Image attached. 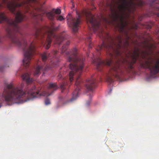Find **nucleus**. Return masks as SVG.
Masks as SVG:
<instances>
[{
    "label": "nucleus",
    "mask_w": 159,
    "mask_h": 159,
    "mask_svg": "<svg viewBox=\"0 0 159 159\" xmlns=\"http://www.w3.org/2000/svg\"><path fill=\"white\" fill-rule=\"evenodd\" d=\"M57 51L54 50L53 51L52 53V54L53 57L54 58H56L57 54Z\"/></svg>",
    "instance_id": "obj_15"
},
{
    "label": "nucleus",
    "mask_w": 159,
    "mask_h": 159,
    "mask_svg": "<svg viewBox=\"0 0 159 159\" xmlns=\"http://www.w3.org/2000/svg\"><path fill=\"white\" fill-rule=\"evenodd\" d=\"M45 103L46 105H48L50 104V100L46 98L45 101Z\"/></svg>",
    "instance_id": "obj_17"
},
{
    "label": "nucleus",
    "mask_w": 159,
    "mask_h": 159,
    "mask_svg": "<svg viewBox=\"0 0 159 159\" xmlns=\"http://www.w3.org/2000/svg\"><path fill=\"white\" fill-rule=\"evenodd\" d=\"M106 35H107V36L108 37V36H109L107 34H106Z\"/></svg>",
    "instance_id": "obj_26"
},
{
    "label": "nucleus",
    "mask_w": 159,
    "mask_h": 159,
    "mask_svg": "<svg viewBox=\"0 0 159 159\" xmlns=\"http://www.w3.org/2000/svg\"><path fill=\"white\" fill-rule=\"evenodd\" d=\"M112 1L113 0H112L111 1V2L110 3H108L107 2V6H110V7H111V3H112Z\"/></svg>",
    "instance_id": "obj_21"
},
{
    "label": "nucleus",
    "mask_w": 159,
    "mask_h": 159,
    "mask_svg": "<svg viewBox=\"0 0 159 159\" xmlns=\"http://www.w3.org/2000/svg\"><path fill=\"white\" fill-rule=\"evenodd\" d=\"M102 4V5H103V6L104 5V4L103 3V4Z\"/></svg>",
    "instance_id": "obj_27"
},
{
    "label": "nucleus",
    "mask_w": 159,
    "mask_h": 159,
    "mask_svg": "<svg viewBox=\"0 0 159 159\" xmlns=\"http://www.w3.org/2000/svg\"><path fill=\"white\" fill-rule=\"evenodd\" d=\"M2 100H0V107L2 106Z\"/></svg>",
    "instance_id": "obj_22"
},
{
    "label": "nucleus",
    "mask_w": 159,
    "mask_h": 159,
    "mask_svg": "<svg viewBox=\"0 0 159 159\" xmlns=\"http://www.w3.org/2000/svg\"><path fill=\"white\" fill-rule=\"evenodd\" d=\"M51 54L44 52L41 54L42 62L38 61L37 67L33 73L34 76L36 78L38 77L42 72L44 74V72L50 68L55 66L53 63L49 61L51 56Z\"/></svg>",
    "instance_id": "obj_6"
},
{
    "label": "nucleus",
    "mask_w": 159,
    "mask_h": 159,
    "mask_svg": "<svg viewBox=\"0 0 159 159\" xmlns=\"http://www.w3.org/2000/svg\"><path fill=\"white\" fill-rule=\"evenodd\" d=\"M21 78L23 80L25 81H26V85L28 86L27 88L29 87L28 86L29 85L31 84V87L29 90L33 89V90H34V89L36 90V92H34L33 94L36 95H37L36 94L37 93L38 94V95H37L38 96L31 98L30 99H32L34 98H39L41 95H43L44 96H49L51 95V93H52L54 91L52 90H50L52 91V92L50 93H49V92L46 91L43 92L42 93H40L39 90L38 89L36 88L34 84H33L34 80L32 78H30V75L28 73H25L23 74L22 75Z\"/></svg>",
    "instance_id": "obj_7"
},
{
    "label": "nucleus",
    "mask_w": 159,
    "mask_h": 159,
    "mask_svg": "<svg viewBox=\"0 0 159 159\" xmlns=\"http://www.w3.org/2000/svg\"><path fill=\"white\" fill-rule=\"evenodd\" d=\"M155 4H159V0H153L152 5L154 6Z\"/></svg>",
    "instance_id": "obj_16"
},
{
    "label": "nucleus",
    "mask_w": 159,
    "mask_h": 159,
    "mask_svg": "<svg viewBox=\"0 0 159 159\" xmlns=\"http://www.w3.org/2000/svg\"><path fill=\"white\" fill-rule=\"evenodd\" d=\"M91 43L90 42V44H89V48H92V47H91Z\"/></svg>",
    "instance_id": "obj_23"
},
{
    "label": "nucleus",
    "mask_w": 159,
    "mask_h": 159,
    "mask_svg": "<svg viewBox=\"0 0 159 159\" xmlns=\"http://www.w3.org/2000/svg\"><path fill=\"white\" fill-rule=\"evenodd\" d=\"M61 11L60 9H53L52 11L49 12H45L43 14H38L34 15V18L38 20H42V17L45 13L46 14L48 18L51 20H54L56 14L59 15L61 13Z\"/></svg>",
    "instance_id": "obj_10"
},
{
    "label": "nucleus",
    "mask_w": 159,
    "mask_h": 159,
    "mask_svg": "<svg viewBox=\"0 0 159 159\" xmlns=\"http://www.w3.org/2000/svg\"><path fill=\"white\" fill-rule=\"evenodd\" d=\"M97 85V81L95 78L91 77L89 79L87 80L85 86L89 91H92L95 88Z\"/></svg>",
    "instance_id": "obj_11"
},
{
    "label": "nucleus",
    "mask_w": 159,
    "mask_h": 159,
    "mask_svg": "<svg viewBox=\"0 0 159 159\" xmlns=\"http://www.w3.org/2000/svg\"><path fill=\"white\" fill-rule=\"evenodd\" d=\"M21 78L23 80L25 81H26V85L28 86L27 88L29 87L28 86L29 85L31 84V87L29 90L33 89V90H34V89L36 90V92H34L33 94L36 95H37L36 94L37 93L38 94V95H37L38 96L31 98L30 99H32L34 98H39L41 95H43L44 96H49L51 95V93H52L54 91L52 90H50L52 91V92L50 93H49V92L46 91L43 92L42 93H40L39 90L38 89L36 88L34 84H33L34 80L32 78H30V75L28 73H25L23 74L22 75Z\"/></svg>",
    "instance_id": "obj_8"
},
{
    "label": "nucleus",
    "mask_w": 159,
    "mask_h": 159,
    "mask_svg": "<svg viewBox=\"0 0 159 159\" xmlns=\"http://www.w3.org/2000/svg\"><path fill=\"white\" fill-rule=\"evenodd\" d=\"M5 69V67L3 66H0V72H2Z\"/></svg>",
    "instance_id": "obj_19"
},
{
    "label": "nucleus",
    "mask_w": 159,
    "mask_h": 159,
    "mask_svg": "<svg viewBox=\"0 0 159 159\" xmlns=\"http://www.w3.org/2000/svg\"><path fill=\"white\" fill-rule=\"evenodd\" d=\"M68 80L66 79H64V80L61 84H60V88L61 90V92H63L64 90L66 88V87L68 86L67 84Z\"/></svg>",
    "instance_id": "obj_12"
},
{
    "label": "nucleus",
    "mask_w": 159,
    "mask_h": 159,
    "mask_svg": "<svg viewBox=\"0 0 159 159\" xmlns=\"http://www.w3.org/2000/svg\"><path fill=\"white\" fill-rule=\"evenodd\" d=\"M36 90L26 89L25 84L22 83L20 85L15 87L11 84H6L2 94V97L5 102L9 104L20 103L26 102L34 97Z\"/></svg>",
    "instance_id": "obj_4"
},
{
    "label": "nucleus",
    "mask_w": 159,
    "mask_h": 159,
    "mask_svg": "<svg viewBox=\"0 0 159 159\" xmlns=\"http://www.w3.org/2000/svg\"><path fill=\"white\" fill-rule=\"evenodd\" d=\"M56 19L60 21H62L64 19V18L61 16H56Z\"/></svg>",
    "instance_id": "obj_14"
},
{
    "label": "nucleus",
    "mask_w": 159,
    "mask_h": 159,
    "mask_svg": "<svg viewBox=\"0 0 159 159\" xmlns=\"http://www.w3.org/2000/svg\"><path fill=\"white\" fill-rule=\"evenodd\" d=\"M120 4L118 6V12L115 13L116 19H119V23L117 25L119 32L125 36V41L122 43L121 36H118L116 40L118 43H116L114 40L111 38V41L106 43L104 40L106 38L103 35V32L99 31L100 23L96 19V32L98 31L99 36L103 39L102 43L99 46L98 51L104 48L107 52V54L109 59L102 61L100 58L96 60V65L97 70L101 71L104 65L111 66L108 74L107 80L111 84L114 82L113 78L120 79L128 74L133 73L134 68V65L138 61V64L141 68H148L150 71L152 75H155L159 72V60L154 63H152L149 61L151 57L149 56L150 52L153 49V45L147 43L144 45L147 50L140 51L139 48L135 47L133 52H129L131 58L130 61H127L123 68H122L118 63L112 64L113 58L118 59L122 57L121 50L122 47H128L129 45V40L130 38L128 35V23L125 21V16L133 13L135 10L136 7H141L144 4L142 0H119Z\"/></svg>",
    "instance_id": "obj_1"
},
{
    "label": "nucleus",
    "mask_w": 159,
    "mask_h": 159,
    "mask_svg": "<svg viewBox=\"0 0 159 159\" xmlns=\"http://www.w3.org/2000/svg\"><path fill=\"white\" fill-rule=\"evenodd\" d=\"M58 87L56 83H51L49 84L48 89L49 90H52L55 91L57 89Z\"/></svg>",
    "instance_id": "obj_13"
},
{
    "label": "nucleus",
    "mask_w": 159,
    "mask_h": 159,
    "mask_svg": "<svg viewBox=\"0 0 159 159\" xmlns=\"http://www.w3.org/2000/svg\"><path fill=\"white\" fill-rule=\"evenodd\" d=\"M59 26L55 27L53 22L51 23L49 26L45 28H42L37 29L35 34V37L40 40L42 44H43V38L46 36V40L44 44V46L46 49H48L51 46L52 39H54L55 44L59 45L65 39V34L62 32L58 35H56L54 32L59 30Z\"/></svg>",
    "instance_id": "obj_5"
},
{
    "label": "nucleus",
    "mask_w": 159,
    "mask_h": 159,
    "mask_svg": "<svg viewBox=\"0 0 159 159\" xmlns=\"http://www.w3.org/2000/svg\"><path fill=\"white\" fill-rule=\"evenodd\" d=\"M64 77H62V75L60 73L58 76H57V78L58 79L60 80V79H61V78L62 79H63V78Z\"/></svg>",
    "instance_id": "obj_18"
},
{
    "label": "nucleus",
    "mask_w": 159,
    "mask_h": 159,
    "mask_svg": "<svg viewBox=\"0 0 159 159\" xmlns=\"http://www.w3.org/2000/svg\"><path fill=\"white\" fill-rule=\"evenodd\" d=\"M19 0H0V23L7 24V36L14 44H22V34L18 23L22 21V14L16 12L17 7L22 6Z\"/></svg>",
    "instance_id": "obj_2"
},
{
    "label": "nucleus",
    "mask_w": 159,
    "mask_h": 159,
    "mask_svg": "<svg viewBox=\"0 0 159 159\" xmlns=\"http://www.w3.org/2000/svg\"><path fill=\"white\" fill-rule=\"evenodd\" d=\"M154 7H156L157 9H158L159 8V7H158L157 6H154Z\"/></svg>",
    "instance_id": "obj_24"
},
{
    "label": "nucleus",
    "mask_w": 159,
    "mask_h": 159,
    "mask_svg": "<svg viewBox=\"0 0 159 159\" xmlns=\"http://www.w3.org/2000/svg\"><path fill=\"white\" fill-rule=\"evenodd\" d=\"M81 16L78 15V17L72 18L70 14H68L66 17L68 24L72 26L73 31L76 32L78 30V28L80 24Z\"/></svg>",
    "instance_id": "obj_9"
},
{
    "label": "nucleus",
    "mask_w": 159,
    "mask_h": 159,
    "mask_svg": "<svg viewBox=\"0 0 159 159\" xmlns=\"http://www.w3.org/2000/svg\"><path fill=\"white\" fill-rule=\"evenodd\" d=\"M88 39H91V37H90V36H89V37H88Z\"/></svg>",
    "instance_id": "obj_25"
},
{
    "label": "nucleus",
    "mask_w": 159,
    "mask_h": 159,
    "mask_svg": "<svg viewBox=\"0 0 159 159\" xmlns=\"http://www.w3.org/2000/svg\"><path fill=\"white\" fill-rule=\"evenodd\" d=\"M70 43L69 41H66V44L63 45L62 47L61 53L66 56L68 61L71 62L69 64V67L71 70L69 73L70 81V82L72 81L74 76L76 78L75 89L73 92L72 97L70 100V102H73L78 97L79 91L83 84L80 77L84 66L85 59L82 56L78 54L75 48L70 52L67 51Z\"/></svg>",
    "instance_id": "obj_3"
},
{
    "label": "nucleus",
    "mask_w": 159,
    "mask_h": 159,
    "mask_svg": "<svg viewBox=\"0 0 159 159\" xmlns=\"http://www.w3.org/2000/svg\"><path fill=\"white\" fill-rule=\"evenodd\" d=\"M91 102V100L90 99V100H89V101H88V102H86L87 105V106L89 105Z\"/></svg>",
    "instance_id": "obj_20"
}]
</instances>
